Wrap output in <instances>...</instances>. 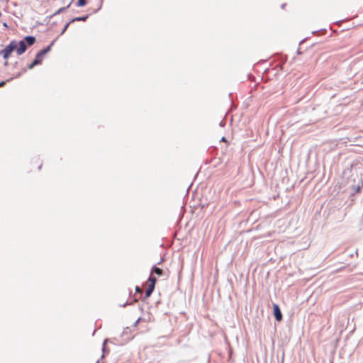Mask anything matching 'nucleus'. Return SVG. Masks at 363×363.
<instances>
[{
  "mask_svg": "<svg viewBox=\"0 0 363 363\" xmlns=\"http://www.w3.org/2000/svg\"><path fill=\"white\" fill-rule=\"evenodd\" d=\"M72 22H68L65 24V27L63 28L62 30L61 31L60 33V35H62L65 31L67 29V28L69 27V24L71 23Z\"/></svg>",
  "mask_w": 363,
  "mask_h": 363,
  "instance_id": "obj_9",
  "label": "nucleus"
},
{
  "mask_svg": "<svg viewBox=\"0 0 363 363\" xmlns=\"http://www.w3.org/2000/svg\"><path fill=\"white\" fill-rule=\"evenodd\" d=\"M135 290L137 292L142 293V290L138 286H136Z\"/></svg>",
  "mask_w": 363,
  "mask_h": 363,
  "instance_id": "obj_11",
  "label": "nucleus"
},
{
  "mask_svg": "<svg viewBox=\"0 0 363 363\" xmlns=\"http://www.w3.org/2000/svg\"><path fill=\"white\" fill-rule=\"evenodd\" d=\"M285 5H286L285 4H282L281 8L284 9Z\"/></svg>",
  "mask_w": 363,
  "mask_h": 363,
  "instance_id": "obj_13",
  "label": "nucleus"
},
{
  "mask_svg": "<svg viewBox=\"0 0 363 363\" xmlns=\"http://www.w3.org/2000/svg\"><path fill=\"white\" fill-rule=\"evenodd\" d=\"M6 82H0V87H1Z\"/></svg>",
  "mask_w": 363,
  "mask_h": 363,
  "instance_id": "obj_12",
  "label": "nucleus"
},
{
  "mask_svg": "<svg viewBox=\"0 0 363 363\" xmlns=\"http://www.w3.org/2000/svg\"><path fill=\"white\" fill-rule=\"evenodd\" d=\"M154 272L158 276H161L163 274V271L162 269L159 267H154L152 270V273Z\"/></svg>",
  "mask_w": 363,
  "mask_h": 363,
  "instance_id": "obj_6",
  "label": "nucleus"
},
{
  "mask_svg": "<svg viewBox=\"0 0 363 363\" xmlns=\"http://www.w3.org/2000/svg\"><path fill=\"white\" fill-rule=\"evenodd\" d=\"M54 42H52L51 44L48 46L46 48L40 50L35 55V58L33 62L29 65V69H33L35 65L41 63L42 60L44 58V56L50 50L51 46L54 44Z\"/></svg>",
  "mask_w": 363,
  "mask_h": 363,
  "instance_id": "obj_2",
  "label": "nucleus"
},
{
  "mask_svg": "<svg viewBox=\"0 0 363 363\" xmlns=\"http://www.w3.org/2000/svg\"><path fill=\"white\" fill-rule=\"evenodd\" d=\"M156 281H157L156 278L153 277H150V278L147 281L146 284L147 285V287L145 291V296L146 297H149L152 294V291H154Z\"/></svg>",
  "mask_w": 363,
  "mask_h": 363,
  "instance_id": "obj_4",
  "label": "nucleus"
},
{
  "mask_svg": "<svg viewBox=\"0 0 363 363\" xmlns=\"http://www.w3.org/2000/svg\"><path fill=\"white\" fill-rule=\"evenodd\" d=\"M86 4V0H78V1L77 3V6H79V7H82V6H85Z\"/></svg>",
  "mask_w": 363,
  "mask_h": 363,
  "instance_id": "obj_8",
  "label": "nucleus"
},
{
  "mask_svg": "<svg viewBox=\"0 0 363 363\" xmlns=\"http://www.w3.org/2000/svg\"><path fill=\"white\" fill-rule=\"evenodd\" d=\"M273 312H274L275 319L278 322H280L282 320V313L281 312L279 306L277 304L273 305Z\"/></svg>",
  "mask_w": 363,
  "mask_h": 363,
  "instance_id": "obj_5",
  "label": "nucleus"
},
{
  "mask_svg": "<svg viewBox=\"0 0 363 363\" xmlns=\"http://www.w3.org/2000/svg\"><path fill=\"white\" fill-rule=\"evenodd\" d=\"M35 42V38L33 36H26L23 40L18 43L16 52L18 55H22L27 49V45H32Z\"/></svg>",
  "mask_w": 363,
  "mask_h": 363,
  "instance_id": "obj_1",
  "label": "nucleus"
},
{
  "mask_svg": "<svg viewBox=\"0 0 363 363\" xmlns=\"http://www.w3.org/2000/svg\"><path fill=\"white\" fill-rule=\"evenodd\" d=\"M88 18V16H82V17H76L70 21V22H74V21H85L86 18Z\"/></svg>",
  "mask_w": 363,
  "mask_h": 363,
  "instance_id": "obj_7",
  "label": "nucleus"
},
{
  "mask_svg": "<svg viewBox=\"0 0 363 363\" xmlns=\"http://www.w3.org/2000/svg\"><path fill=\"white\" fill-rule=\"evenodd\" d=\"M67 8V7H62V8H60V9L57 12H56V13H61V12H62V11H65Z\"/></svg>",
  "mask_w": 363,
  "mask_h": 363,
  "instance_id": "obj_10",
  "label": "nucleus"
},
{
  "mask_svg": "<svg viewBox=\"0 0 363 363\" xmlns=\"http://www.w3.org/2000/svg\"><path fill=\"white\" fill-rule=\"evenodd\" d=\"M17 46L18 43L15 40H12L7 46H6V48L4 50H2L0 52V54L3 56L4 59H7L10 56L11 53L13 50H16Z\"/></svg>",
  "mask_w": 363,
  "mask_h": 363,
  "instance_id": "obj_3",
  "label": "nucleus"
}]
</instances>
